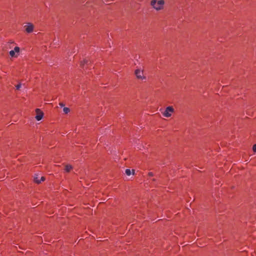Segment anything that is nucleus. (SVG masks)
I'll return each instance as SVG.
<instances>
[{
    "label": "nucleus",
    "mask_w": 256,
    "mask_h": 256,
    "mask_svg": "<svg viewBox=\"0 0 256 256\" xmlns=\"http://www.w3.org/2000/svg\"><path fill=\"white\" fill-rule=\"evenodd\" d=\"M164 0H152L150 2L151 6L156 10H162L164 7Z\"/></svg>",
    "instance_id": "obj_1"
},
{
    "label": "nucleus",
    "mask_w": 256,
    "mask_h": 256,
    "mask_svg": "<svg viewBox=\"0 0 256 256\" xmlns=\"http://www.w3.org/2000/svg\"><path fill=\"white\" fill-rule=\"evenodd\" d=\"M174 111V108L171 106H169L166 108L165 110L163 112L162 114L165 117L168 118L171 116L172 113Z\"/></svg>",
    "instance_id": "obj_2"
},
{
    "label": "nucleus",
    "mask_w": 256,
    "mask_h": 256,
    "mask_svg": "<svg viewBox=\"0 0 256 256\" xmlns=\"http://www.w3.org/2000/svg\"><path fill=\"white\" fill-rule=\"evenodd\" d=\"M135 74L138 79L143 80L146 78L144 76L143 72L141 71L140 70H136L135 71Z\"/></svg>",
    "instance_id": "obj_3"
},
{
    "label": "nucleus",
    "mask_w": 256,
    "mask_h": 256,
    "mask_svg": "<svg viewBox=\"0 0 256 256\" xmlns=\"http://www.w3.org/2000/svg\"><path fill=\"white\" fill-rule=\"evenodd\" d=\"M36 120H41L43 117V112L39 108H36Z\"/></svg>",
    "instance_id": "obj_4"
},
{
    "label": "nucleus",
    "mask_w": 256,
    "mask_h": 256,
    "mask_svg": "<svg viewBox=\"0 0 256 256\" xmlns=\"http://www.w3.org/2000/svg\"><path fill=\"white\" fill-rule=\"evenodd\" d=\"M24 28L26 31L28 33L32 32L34 30V26L31 24H29L28 26H25Z\"/></svg>",
    "instance_id": "obj_5"
},
{
    "label": "nucleus",
    "mask_w": 256,
    "mask_h": 256,
    "mask_svg": "<svg viewBox=\"0 0 256 256\" xmlns=\"http://www.w3.org/2000/svg\"><path fill=\"white\" fill-rule=\"evenodd\" d=\"M90 64V62L89 60H84L82 62H81L80 63V66L84 68H85V66H88L89 64Z\"/></svg>",
    "instance_id": "obj_6"
},
{
    "label": "nucleus",
    "mask_w": 256,
    "mask_h": 256,
    "mask_svg": "<svg viewBox=\"0 0 256 256\" xmlns=\"http://www.w3.org/2000/svg\"><path fill=\"white\" fill-rule=\"evenodd\" d=\"M72 166L69 165V164H68V165H66V166H65L64 170H65L66 172H70V170L72 169Z\"/></svg>",
    "instance_id": "obj_7"
},
{
    "label": "nucleus",
    "mask_w": 256,
    "mask_h": 256,
    "mask_svg": "<svg viewBox=\"0 0 256 256\" xmlns=\"http://www.w3.org/2000/svg\"><path fill=\"white\" fill-rule=\"evenodd\" d=\"M10 55L12 56V57H16V52H14V50H12L10 52Z\"/></svg>",
    "instance_id": "obj_8"
},
{
    "label": "nucleus",
    "mask_w": 256,
    "mask_h": 256,
    "mask_svg": "<svg viewBox=\"0 0 256 256\" xmlns=\"http://www.w3.org/2000/svg\"><path fill=\"white\" fill-rule=\"evenodd\" d=\"M40 180H39V178H38V176H36V177L34 178V181L36 184H39L40 183Z\"/></svg>",
    "instance_id": "obj_9"
},
{
    "label": "nucleus",
    "mask_w": 256,
    "mask_h": 256,
    "mask_svg": "<svg viewBox=\"0 0 256 256\" xmlns=\"http://www.w3.org/2000/svg\"><path fill=\"white\" fill-rule=\"evenodd\" d=\"M63 110L65 114H68L70 110L68 108H64Z\"/></svg>",
    "instance_id": "obj_10"
},
{
    "label": "nucleus",
    "mask_w": 256,
    "mask_h": 256,
    "mask_svg": "<svg viewBox=\"0 0 256 256\" xmlns=\"http://www.w3.org/2000/svg\"><path fill=\"white\" fill-rule=\"evenodd\" d=\"M126 174L128 176H130L131 174V171L130 169H126Z\"/></svg>",
    "instance_id": "obj_11"
},
{
    "label": "nucleus",
    "mask_w": 256,
    "mask_h": 256,
    "mask_svg": "<svg viewBox=\"0 0 256 256\" xmlns=\"http://www.w3.org/2000/svg\"><path fill=\"white\" fill-rule=\"evenodd\" d=\"M15 52H18L20 51V48L18 46H16L14 48V50Z\"/></svg>",
    "instance_id": "obj_12"
},
{
    "label": "nucleus",
    "mask_w": 256,
    "mask_h": 256,
    "mask_svg": "<svg viewBox=\"0 0 256 256\" xmlns=\"http://www.w3.org/2000/svg\"><path fill=\"white\" fill-rule=\"evenodd\" d=\"M252 150L254 152H256V144L254 145Z\"/></svg>",
    "instance_id": "obj_13"
},
{
    "label": "nucleus",
    "mask_w": 256,
    "mask_h": 256,
    "mask_svg": "<svg viewBox=\"0 0 256 256\" xmlns=\"http://www.w3.org/2000/svg\"><path fill=\"white\" fill-rule=\"evenodd\" d=\"M20 87H21L20 84H18L16 86V90H19L20 88Z\"/></svg>",
    "instance_id": "obj_14"
},
{
    "label": "nucleus",
    "mask_w": 256,
    "mask_h": 256,
    "mask_svg": "<svg viewBox=\"0 0 256 256\" xmlns=\"http://www.w3.org/2000/svg\"><path fill=\"white\" fill-rule=\"evenodd\" d=\"M45 180V178L44 176H42L40 178V182H44Z\"/></svg>",
    "instance_id": "obj_15"
},
{
    "label": "nucleus",
    "mask_w": 256,
    "mask_h": 256,
    "mask_svg": "<svg viewBox=\"0 0 256 256\" xmlns=\"http://www.w3.org/2000/svg\"><path fill=\"white\" fill-rule=\"evenodd\" d=\"M148 176H153V174L152 172H148Z\"/></svg>",
    "instance_id": "obj_16"
},
{
    "label": "nucleus",
    "mask_w": 256,
    "mask_h": 256,
    "mask_svg": "<svg viewBox=\"0 0 256 256\" xmlns=\"http://www.w3.org/2000/svg\"><path fill=\"white\" fill-rule=\"evenodd\" d=\"M60 105L63 106V104H60Z\"/></svg>",
    "instance_id": "obj_17"
}]
</instances>
